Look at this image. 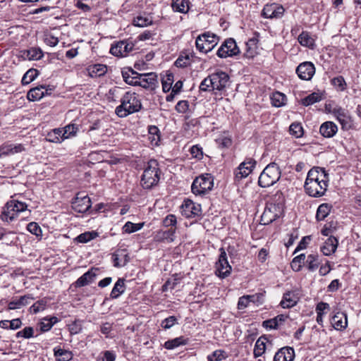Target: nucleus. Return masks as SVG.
I'll return each instance as SVG.
<instances>
[{"instance_id":"1","label":"nucleus","mask_w":361,"mask_h":361,"mask_svg":"<svg viewBox=\"0 0 361 361\" xmlns=\"http://www.w3.org/2000/svg\"><path fill=\"white\" fill-rule=\"evenodd\" d=\"M329 175L323 168L313 167L307 173L304 188L307 195L313 197L323 196L329 185Z\"/></svg>"},{"instance_id":"2","label":"nucleus","mask_w":361,"mask_h":361,"mask_svg":"<svg viewBox=\"0 0 361 361\" xmlns=\"http://www.w3.org/2000/svg\"><path fill=\"white\" fill-rule=\"evenodd\" d=\"M124 81L134 86H140L145 89L154 90L157 85V75L154 73H138L132 68H124L121 71Z\"/></svg>"},{"instance_id":"3","label":"nucleus","mask_w":361,"mask_h":361,"mask_svg":"<svg viewBox=\"0 0 361 361\" xmlns=\"http://www.w3.org/2000/svg\"><path fill=\"white\" fill-rule=\"evenodd\" d=\"M285 198L281 191H277L267 203L260 222L263 225H269L281 217L284 211Z\"/></svg>"},{"instance_id":"4","label":"nucleus","mask_w":361,"mask_h":361,"mask_svg":"<svg viewBox=\"0 0 361 361\" xmlns=\"http://www.w3.org/2000/svg\"><path fill=\"white\" fill-rule=\"evenodd\" d=\"M120 99L121 104L115 109L116 114L120 118L137 112L142 108L141 100L135 92H127Z\"/></svg>"},{"instance_id":"5","label":"nucleus","mask_w":361,"mask_h":361,"mask_svg":"<svg viewBox=\"0 0 361 361\" xmlns=\"http://www.w3.org/2000/svg\"><path fill=\"white\" fill-rule=\"evenodd\" d=\"M160 169L157 160L151 159L148 161L141 177L140 183L144 189H151L157 185L160 178Z\"/></svg>"},{"instance_id":"6","label":"nucleus","mask_w":361,"mask_h":361,"mask_svg":"<svg viewBox=\"0 0 361 361\" xmlns=\"http://www.w3.org/2000/svg\"><path fill=\"white\" fill-rule=\"evenodd\" d=\"M281 178V171L276 163L268 164L260 173L258 185L262 188H268L274 185Z\"/></svg>"},{"instance_id":"7","label":"nucleus","mask_w":361,"mask_h":361,"mask_svg":"<svg viewBox=\"0 0 361 361\" xmlns=\"http://www.w3.org/2000/svg\"><path fill=\"white\" fill-rule=\"evenodd\" d=\"M213 186V176L210 173H204L195 178L192 183L191 190L195 195L203 196L212 190Z\"/></svg>"},{"instance_id":"8","label":"nucleus","mask_w":361,"mask_h":361,"mask_svg":"<svg viewBox=\"0 0 361 361\" xmlns=\"http://www.w3.org/2000/svg\"><path fill=\"white\" fill-rule=\"evenodd\" d=\"M27 207V205L25 202L16 200H10L4 206L1 219L4 221H11L20 212L25 211Z\"/></svg>"},{"instance_id":"9","label":"nucleus","mask_w":361,"mask_h":361,"mask_svg":"<svg viewBox=\"0 0 361 361\" xmlns=\"http://www.w3.org/2000/svg\"><path fill=\"white\" fill-rule=\"evenodd\" d=\"M109 123L104 118H97L92 123V137L94 143L107 141L110 130L108 128Z\"/></svg>"},{"instance_id":"10","label":"nucleus","mask_w":361,"mask_h":361,"mask_svg":"<svg viewBox=\"0 0 361 361\" xmlns=\"http://www.w3.org/2000/svg\"><path fill=\"white\" fill-rule=\"evenodd\" d=\"M219 260L216 263L215 274L218 277L225 279L231 274L232 267L228 264L225 250L221 247L219 249Z\"/></svg>"},{"instance_id":"11","label":"nucleus","mask_w":361,"mask_h":361,"mask_svg":"<svg viewBox=\"0 0 361 361\" xmlns=\"http://www.w3.org/2000/svg\"><path fill=\"white\" fill-rule=\"evenodd\" d=\"M329 111L340 123L342 129L347 130L352 128L353 121L348 110L337 105L329 110Z\"/></svg>"},{"instance_id":"12","label":"nucleus","mask_w":361,"mask_h":361,"mask_svg":"<svg viewBox=\"0 0 361 361\" xmlns=\"http://www.w3.org/2000/svg\"><path fill=\"white\" fill-rule=\"evenodd\" d=\"M122 90L118 87H114L107 90L106 87L100 86L98 90L97 96L100 99L106 100L108 102H114L120 98Z\"/></svg>"},{"instance_id":"13","label":"nucleus","mask_w":361,"mask_h":361,"mask_svg":"<svg viewBox=\"0 0 361 361\" xmlns=\"http://www.w3.org/2000/svg\"><path fill=\"white\" fill-rule=\"evenodd\" d=\"M285 9L281 5L277 4H270L264 6L262 16L265 18L279 19L283 16Z\"/></svg>"},{"instance_id":"14","label":"nucleus","mask_w":361,"mask_h":361,"mask_svg":"<svg viewBox=\"0 0 361 361\" xmlns=\"http://www.w3.org/2000/svg\"><path fill=\"white\" fill-rule=\"evenodd\" d=\"M257 162L252 158H247L238 167L235 171V178L241 180L248 176L255 167Z\"/></svg>"},{"instance_id":"15","label":"nucleus","mask_w":361,"mask_h":361,"mask_svg":"<svg viewBox=\"0 0 361 361\" xmlns=\"http://www.w3.org/2000/svg\"><path fill=\"white\" fill-rule=\"evenodd\" d=\"M296 73L300 79L310 80L315 73L314 66L311 62H303L297 67Z\"/></svg>"},{"instance_id":"16","label":"nucleus","mask_w":361,"mask_h":361,"mask_svg":"<svg viewBox=\"0 0 361 361\" xmlns=\"http://www.w3.org/2000/svg\"><path fill=\"white\" fill-rule=\"evenodd\" d=\"M212 75L213 90H223L229 81V75L221 71H216Z\"/></svg>"},{"instance_id":"17","label":"nucleus","mask_w":361,"mask_h":361,"mask_svg":"<svg viewBox=\"0 0 361 361\" xmlns=\"http://www.w3.org/2000/svg\"><path fill=\"white\" fill-rule=\"evenodd\" d=\"M182 213L186 218L198 216L202 212L200 204H195L190 200L184 201V204L182 205Z\"/></svg>"},{"instance_id":"18","label":"nucleus","mask_w":361,"mask_h":361,"mask_svg":"<svg viewBox=\"0 0 361 361\" xmlns=\"http://www.w3.org/2000/svg\"><path fill=\"white\" fill-rule=\"evenodd\" d=\"M114 266L123 267L130 261L129 253L126 249H118L112 255Z\"/></svg>"},{"instance_id":"19","label":"nucleus","mask_w":361,"mask_h":361,"mask_svg":"<svg viewBox=\"0 0 361 361\" xmlns=\"http://www.w3.org/2000/svg\"><path fill=\"white\" fill-rule=\"evenodd\" d=\"M43 52L39 47H32L27 50L19 51L18 56L23 60H39L43 56Z\"/></svg>"},{"instance_id":"20","label":"nucleus","mask_w":361,"mask_h":361,"mask_svg":"<svg viewBox=\"0 0 361 361\" xmlns=\"http://www.w3.org/2000/svg\"><path fill=\"white\" fill-rule=\"evenodd\" d=\"M194 57L193 52L189 49L180 51L178 59L174 62V66L178 68H185L191 64Z\"/></svg>"},{"instance_id":"21","label":"nucleus","mask_w":361,"mask_h":361,"mask_svg":"<svg viewBox=\"0 0 361 361\" xmlns=\"http://www.w3.org/2000/svg\"><path fill=\"white\" fill-rule=\"evenodd\" d=\"M80 193L77 195L75 201L73 202L74 209L79 213H84L90 209V197L87 195L79 197Z\"/></svg>"},{"instance_id":"22","label":"nucleus","mask_w":361,"mask_h":361,"mask_svg":"<svg viewBox=\"0 0 361 361\" xmlns=\"http://www.w3.org/2000/svg\"><path fill=\"white\" fill-rule=\"evenodd\" d=\"M294 357V349L287 346L281 348L276 352L274 357V361H293Z\"/></svg>"},{"instance_id":"23","label":"nucleus","mask_w":361,"mask_h":361,"mask_svg":"<svg viewBox=\"0 0 361 361\" xmlns=\"http://www.w3.org/2000/svg\"><path fill=\"white\" fill-rule=\"evenodd\" d=\"M331 324L336 330L343 331L348 326L347 315L342 312H338L331 318Z\"/></svg>"},{"instance_id":"24","label":"nucleus","mask_w":361,"mask_h":361,"mask_svg":"<svg viewBox=\"0 0 361 361\" xmlns=\"http://www.w3.org/2000/svg\"><path fill=\"white\" fill-rule=\"evenodd\" d=\"M298 300L299 297L295 291H287L283 294L280 305L283 308H290L294 307Z\"/></svg>"},{"instance_id":"25","label":"nucleus","mask_w":361,"mask_h":361,"mask_svg":"<svg viewBox=\"0 0 361 361\" xmlns=\"http://www.w3.org/2000/svg\"><path fill=\"white\" fill-rule=\"evenodd\" d=\"M337 132L338 126L332 121H326L319 128L320 134L326 138L333 137Z\"/></svg>"},{"instance_id":"26","label":"nucleus","mask_w":361,"mask_h":361,"mask_svg":"<svg viewBox=\"0 0 361 361\" xmlns=\"http://www.w3.org/2000/svg\"><path fill=\"white\" fill-rule=\"evenodd\" d=\"M176 227H171L166 231H159L154 236L157 242L171 243L175 240Z\"/></svg>"},{"instance_id":"27","label":"nucleus","mask_w":361,"mask_h":361,"mask_svg":"<svg viewBox=\"0 0 361 361\" xmlns=\"http://www.w3.org/2000/svg\"><path fill=\"white\" fill-rule=\"evenodd\" d=\"M219 42V37L210 32H204L199 35L195 40V45H204V44H209L212 45H217Z\"/></svg>"},{"instance_id":"28","label":"nucleus","mask_w":361,"mask_h":361,"mask_svg":"<svg viewBox=\"0 0 361 361\" xmlns=\"http://www.w3.org/2000/svg\"><path fill=\"white\" fill-rule=\"evenodd\" d=\"M25 150L22 144L13 145L4 143L0 146V157L13 154L16 153L21 152Z\"/></svg>"},{"instance_id":"29","label":"nucleus","mask_w":361,"mask_h":361,"mask_svg":"<svg viewBox=\"0 0 361 361\" xmlns=\"http://www.w3.org/2000/svg\"><path fill=\"white\" fill-rule=\"evenodd\" d=\"M338 241L337 238L330 236L321 247V251L326 256H329L334 253L337 249Z\"/></svg>"},{"instance_id":"30","label":"nucleus","mask_w":361,"mask_h":361,"mask_svg":"<svg viewBox=\"0 0 361 361\" xmlns=\"http://www.w3.org/2000/svg\"><path fill=\"white\" fill-rule=\"evenodd\" d=\"M34 298L31 294L25 295L20 297L19 299L11 301L8 305V310H15L20 308L30 302V300H33Z\"/></svg>"},{"instance_id":"31","label":"nucleus","mask_w":361,"mask_h":361,"mask_svg":"<svg viewBox=\"0 0 361 361\" xmlns=\"http://www.w3.org/2000/svg\"><path fill=\"white\" fill-rule=\"evenodd\" d=\"M135 50L134 47H111L109 52L118 58L128 56Z\"/></svg>"},{"instance_id":"32","label":"nucleus","mask_w":361,"mask_h":361,"mask_svg":"<svg viewBox=\"0 0 361 361\" xmlns=\"http://www.w3.org/2000/svg\"><path fill=\"white\" fill-rule=\"evenodd\" d=\"M54 355L57 361H69L73 358V353L71 351L62 349L60 347L54 348Z\"/></svg>"},{"instance_id":"33","label":"nucleus","mask_w":361,"mask_h":361,"mask_svg":"<svg viewBox=\"0 0 361 361\" xmlns=\"http://www.w3.org/2000/svg\"><path fill=\"white\" fill-rule=\"evenodd\" d=\"M44 89L45 85H39L32 88L27 94V97L30 101H37L44 97Z\"/></svg>"},{"instance_id":"34","label":"nucleus","mask_w":361,"mask_h":361,"mask_svg":"<svg viewBox=\"0 0 361 361\" xmlns=\"http://www.w3.org/2000/svg\"><path fill=\"white\" fill-rule=\"evenodd\" d=\"M240 52L239 47H220L217 51V55L220 58H226L238 55Z\"/></svg>"},{"instance_id":"35","label":"nucleus","mask_w":361,"mask_h":361,"mask_svg":"<svg viewBox=\"0 0 361 361\" xmlns=\"http://www.w3.org/2000/svg\"><path fill=\"white\" fill-rule=\"evenodd\" d=\"M187 343L188 339H185L183 336H180L166 341L164 344V347L168 350H173L180 345H186Z\"/></svg>"},{"instance_id":"36","label":"nucleus","mask_w":361,"mask_h":361,"mask_svg":"<svg viewBox=\"0 0 361 361\" xmlns=\"http://www.w3.org/2000/svg\"><path fill=\"white\" fill-rule=\"evenodd\" d=\"M305 265L307 267V269L310 271H315L319 265V260L318 255L317 254L309 255L307 257V259L305 258Z\"/></svg>"},{"instance_id":"37","label":"nucleus","mask_w":361,"mask_h":361,"mask_svg":"<svg viewBox=\"0 0 361 361\" xmlns=\"http://www.w3.org/2000/svg\"><path fill=\"white\" fill-rule=\"evenodd\" d=\"M189 0H172L171 6L175 11L186 13L189 10Z\"/></svg>"},{"instance_id":"38","label":"nucleus","mask_w":361,"mask_h":361,"mask_svg":"<svg viewBox=\"0 0 361 361\" xmlns=\"http://www.w3.org/2000/svg\"><path fill=\"white\" fill-rule=\"evenodd\" d=\"M331 208L332 206L328 203H323L320 204L317 210V220L323 221L329 215Z\"/></svg>"},{"instance_id":"39","label":"nucleus","mask_w":361,"mask_h":361,"mask_svg":"<svg viewBox=\"0 0 361 361\" xmlns=\"http://www.w3.org/2000/svg\"><path fill=\"white\" fill-rule=\"evenodd\" d=\"M125 280L123 279H118L114 284V286L111 292L110 296L111 298H117L125 291Z\"/></svg>"},{"instance_id":"40","label":"nucleus","mask_w":361,"mask_h":361,"mask_svg":"<svg viewBox=\"0 0 361 361\" xmlns=\"http://www.w3.org/2000/svg\"><path fill=\"white\" fill-rule=\"evenodd\" d=\"M266 340L267 338L264 336H261L257 340L253 353L255 357L262 356L264 353L266 349Z\"/></svg>"},{"instance_id":"41","label":"nucleus","mask_w":361,"mask_h":361,"mask_svg":"<svg viewBox=\"0 0 361 361\" xmlns=\"http://www.w3.org/2000/svg\"><path fill=\"white\" fill-rule=\"evenodd\" d=\"M149 140L152 145H158L160 141V130L156 126H149L148 128Z\"/></svg>"},{"instance_id":"42","label":"nucleus","mask_w":361,"mask_h":361,"mask_svg":"<svg viewBox=\"0 0 361 361\" xmlns=\"http://www.w3.org/2000/svg\"><path fill=\"white\" fill-rule=\"evenodd\" d=\"M63 133V129L55 128L48 133L47 140L51 142H61V140L65 139L62 136Z\"/></svg>"},{"instance_id":"43","label":"nucleus","mask_w":361,"mask_h":361,"mask_svg":"<svg viewBox=\"0 0 361 361\" xmlns=\"http://www.w3.org/2000/svg\"><path fill=\"white\" fill-rule=\"evenodd\" d=\"M107 69V66L105 64H92V78L104 76L106 73Z\"/></svg>"},{"instance_id":"44","label":"nucleus","mask_w":361,"mask_h":361,"mask_svg":"<svg viewBox=\"0 0 361 361\" xmlns=\"http://www.w3.org/2000/svg\"><path fill=\"white\" fill-rule=\"evenodd\" d=\"M305 258L306 257L305 254H300L295 257L290 263L291 269L294 271H300L302 269V266L305 264Z\"/></svg>"},{"instance_id":"45","label":"nucleus","mask_w":361,"mask_h":361,"mask_svg":"<svg viewBox=\"0 0 361 361\" xmlns=\"http://www.w3.org/2000/svg\"><path fill=\"white\" fill-rule=\"evenodd\" d=\"M39 75V71L35 68L29 69L23 76L21 82L23 85L32 82Z\"/></svg>"},{"instance_id":"46","label":"nucleus","mask_w":361,"mask_h":361,"mask_svg":"<svg viewBox=\"0 0 361 361\" xmlns=\"http://www.w3.org/2000/svg\"><path fill=\"white\" fill-rule=\"evenodd\" d=\"M298 40L300 45H314V39L307 31H302L298 36Z\"/></svg>"},{"instance_id":"47","label":"nucleus","mask_w":361,"mask_h":361,"mask_svg":"<svg viewBox=\"0 0 361 361\" xmlns=\"http://www.w3.org/2000/svg\"><path fill=\"white\" fill-rule=\"evenodd\" d=\"M322 100V96L319 93L313 92L302 99V104L310 106Z\"/></svg>"},{"instance_id":"48","label":"nucleus","mask_w":361,"mask_h":361,"mask_svg":"<svg viewBox=\"0 0 361 361\" xmlns=\"http://www.w3.org/2000/svg\"><path fill=\"white\" fill-rule=\"evenodd\" d=\"M271 104L276 107H280L285 104L286 96L285 94L276 92L271 97Z\"/></svg>"},{"instance_id":"49","label":"nucleus","mask_w":361,"mask_h":361,"mask_svg":"<svg viewBox=\"0 0 361 361\" xmlns=\"http://www.w3.org/2000/svg\"><path fill=\"white\" fill-rule=\"evenodd\" d=\"M144 224H145L144 222L139 223V224H134L133 222L128 221L123 226V230L126 233H134L135 231L140 230L143 227Z\"/></svg>"},{"instance_id":"50","label":"nucleus","mask_w":361,"mask_h":361,"mask_svg":"<svg viewBox=\"0 0 361 361\" xmlns=\"http://www.w3.org/2000/svg\"><path fill=\"white\" fill-rule=\"evenodd\" d=\"M290 133L296 138L301 137L303 135V128L300 123H293L289 127Z\"/></svg>"},{"instance_id":"51","label":"nucleus","mask_w":361,"mask_h":361,"mask_svg":"<svg viewBox=\"0 0 361 361\" xmlns=\"http://www.w3.org/2000/svg\"><path fill=\"white\" fill-rule=\"evenodd\" d=\"M35 330L34 328L32 326H26L21 331H19L16 333V337L17 338H23L26 339L31 338L34 337Z\"/></svg>"},{"instance_id":"52","label":"nucleus","mask_w":361,"mask_h":361,"mask_svg":"<svg viewBox=\"0 0 361 361\" xmlns=\"http://www.w3.org/2000/svg\"><path fill=\"white\" fill-rule=\"evenodd\" d=\"M152 20L149 17L137 16L133 20V25L137 27H145L151 25Z\"/></svg>"},{"instance_id":"53","label":"nucleus","mask_w":361,"mask_h":361,"mask_svg":"<svg viewBox=\"0 0 361 361\" xmlns=\"http://www.w3.org/2000/svg\"><path fill=\"white\" fill-rule=\"evenodd\" d=\"M226 357V352L223 350H216L207 356L208 361H221Z\"/></svg>"},{"instance_id":"54","label":"nucleus","mask_w":361,"mask_h":361,"mask_svg":"<svg viewBox=\"0 0 361 361\" xmlns=\"http://www.w3.org/2000/svg\"><path fill=\"white\" fill-rule=\"evenodd\" d=\"M331 84L338 89L339 91H344L346 89V82L343 76H338L331 80Z\"/></svg>"},{"instance_id":"55","label":"nucleus","mask_w":361,"mask_h":361,"mask_svg":"<svg viewBox=\"0 0 361 361\" xmlns=\"http://www.w3.org/2000/svg\"><path fill=\"white\" fill-rule=\"evenodd\" d=\"M200 90L204 92L214 90L212 75H209L202 81L200 85Z\"/></svg>"},{"instance_id":"56","label":"nucleus","mask_w":361,"mask_h":361,"mask_svg":"<svg viewBox=\"0 0 361 361\" xmlns=\"http://www.w3.org/2000/svg\"><path fill=\"white\" fill-rule=\"evenodd\" d=\"M176 324H178V319L175 316H170L166 319H164L161 323V326L166 330L172 326H173Z\"/></svg>"},{"instance_id":"57","label":"nucleus","mask_w":361,"mask_h":361,"mask_svg":"<svg viewBox=\"0 0 361 361\" xmlns=\"http://www.w3.org/2000/svg\"><path fill=\"white\" fill-rule=\"evenodd\" d=\"M27 229L37 237L42 236V229L36 222H30L27 226Z\"/></svg>"},{"instance_id":"58","label":"nucleus","mask_w":361,"mask_h":361,"mask_svg":"<svg viewBox=\"0 0 361 361\" xmlns=\"http://www.w3.org/2000/svg\"><path fill=\"white\" fill-rule=\"evenodd\" d=\"M63 133L62 136L63 138H68L71 135H74L78 130V127L75 124H69L67 125L64 128H63Z\"/></svg>"},{"instance_id":"59","label":"nucleus","mask_w":361,"mask_h":361,"mask_svg":"<svg viewBox=\"0 0 361 361\" xmlns=\"http://www.w3.org/2000/svg\"><path fill=\"white\" fill-rule=\"evenodd\" d=\"M46 304L47 302L44 300H38L30 307V312L36 314L43 310L46 307Z\"/></svg>"},{"instance_id":"60","label":"nucleus","mask_w":361,"mask_h":361,"mask_svg":"<svg viewBox=\"0 0 361 361\" xmlns=\"http://www.w3.org/2000/svg\"><path fill=\"white\" fill-rule=\"evenodd\" d=\"M90 279V269L80 276L75 283L76 287H82L87 284L88 280Z\"/></svg>"},{"instance_id":"61","label":"nucleus","mask_w":361,"mask_h":361,"mask_svg":"<svg viewBox=\"0 0 361 361\" xmlns=\"http://www.w3.org/2000/svg\"><path fill=\"white\" fill-rule=\"evenodd\" d=\"M250 302L255 303L257 305H261L264 302V294L259 293L254 295H248Z\"/></svg>"},{"instance_id":"62","label":"nucleus","mask_w":361,"mask_h":361,"mask_svg":"<svg viewBox=\"0 0 361 361\" xmlns=\"http://www.w3.org/2000/svg\"><path fill=\"white\" fill-rule=\"evenodd\" d=\"M177 223L176 217L173 214H169L166 216L163 221V225L165 227H175Z\"/></svg>"},{"instance_id":"63","label":"nucleus","mask_w":361,"mask_h":361,"mask_svg":"<svg viewBox=\"0 0 361 361\" xmlns=\"http://www.w3.org/2000/svg\"><path fill=\"white\" fill-rule=\"evenodd\" d=\"M216 143L220 147L228 148L232 145V140L228 137H221L216 140Z\"/></svg>"},{"instance_id":"64","label":"nucleus","mask_w":361,"mask_h":361,"mask_svg":"<svg viewBox=\"0 0 361 361\" xmlns=\"http://www.w3.org/2000/svg\"><path fill=\"white\" fill-rule=\"evenodd\" d=\"M116 358L115 354L111 351H105L104 354L97 357V361H114Z\"/></svg>"}]
</instances>
